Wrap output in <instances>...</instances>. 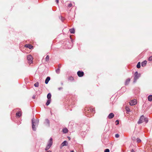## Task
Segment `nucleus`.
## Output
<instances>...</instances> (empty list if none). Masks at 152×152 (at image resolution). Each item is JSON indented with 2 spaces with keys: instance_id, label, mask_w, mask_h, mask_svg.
Returning <instances> with one entry per match:
<instances>
[{
  "instance_id": "1",
  "label": "nucleus",
  "mask_w": 152,
  "mask_h": 152,
  "mask_svg": "<svg viewBox=\"0 0 152 152\" xmlns=\"http://www.w3.org/2000/svg\"><path fill=\"white\" fill-rule=\"evenodd\" d=\"M148 121V119L147 118H145L143 115H142L140 117L139 119L138 122V124H140L144 122H145L146 123H147Z\"/></svg>"
},
{
  "instance_id": "2",
  "label": "nucleus",
  "mask_w": 152,
  "mask_h": 152,
  "mask_svg": "<svg viewBox=\"0 0 152 152\" xmlns=\"http://www.w3.org/2000/svg\"><path fill=\"white\" fill-rule=\"evenodd\" d=\"M53 143V139L52 138H51L48 142V145L46 146L45 149V150L46 151H47L48 149H49L50 147H51V146L52 145Z\"/></svg>"
},
{
  "instance_id": "3",
  "label": "nucleus",
  "mask_w": 152,
  "mask_h": 152,
  "mask_svg": "<svg viewBox=\"0 0 152 152\" xmlns=\"http://www.w3.org/2000/svg\"><path fill=\"white\" fill-rule=\"evenodd\" d=\"M32 128L33 130L35 131L36 130V128L35 126H37L39 124V121H36L34 122L33 119L32 120Z\"/></svg>"
},
{
  "instance_id": "4",
  "label": "nucleus",
  "mask_w": 152,
  "mask_h": 152,
  "mask_svg": "<svg viewBox=\"0 0 152 152\" xmlns=\"http://www.w3.org/2000/svg\"><path fill=\"white\" fill-rule=\"evenodd\" d=\"M27 59L28 61V63L29 64L33 63V58L31 55H29L27 56Z\"/></svg>"
},
{
  "instance_id": "5",
  "label": "nucleus",
  "mask_w": 152,
  "mask_h": 152,
  "mask_svg": "<svg viewBox=\"0 0 152 152\" xmlns=\"http://www.w3.org/2000/svg\"><path fill=\"white\" fill-rule=\"evenodd\" d=\"M140 76V75L138 74V72H135L134 74V82H135Z\"/></svg>"
},
{
  "instance_id": "6",
  "label": "nucleus",
  "mask_w": 152,
  "mask_h": 152,
  "mask_svg": "<svg viewBox=\"0 0 152 152\" xmlns=\"http://www.w3.org/2000/svg\"><path fill=\"white\" fill-rule=\"evenodd\" d=\"M137 103V101L136 99L132 100L129 102L130 105L131 106L135 105Z\"/></svg>"
},
{
  "instance_id": "7",
  "label": "nucleus",
  "mask_w": 152,
  "mask_h": 152,
  "mask_svg": "<svg viewBox=\"0 0 152 152\" xmlns=\"http://www.w3.org/2000/svg\"><path fill=\"white\" fill-rule=\"evenodd\" d=\"M77 75L79 77H82L84 75V73L83 72L81 71H78L77 72Z\"/></svg>"
},
{
  "instance_id": "8",
  "label": "nucleus",
  "mask_w": 152,
  "mask_h": 152,
  "mask_svg": "<svg viewBox=\"0 0 152 152\" xmlns=\"http://www.w3.org/2000/svg\"><path fill=\"white\" fill-rule=\"evenodd\" d=\"M68 144V143L66 141H64L60 145V148H61L63 147L64 146H66Z\"/></svg>"
},
{
  "instance_id": "9",
  "label": "nucleus",
  "mask_w": 152,
  "mask_h": 152,
  "mask_svg": "<svg viewBox=\"0 0 152 152\" xmlns=\"http://www.w3.org/2000/svg\"><path fill=\"white\" fill-rule=\"evenodd\" d=\"M25 47L28 48L29 49H31L33 48V46L30 44H26L25 45Z\"/></svg>"
},
{
  "instance_id": "10",
  "label": "nucleus",
  "mask_w": 152,
  "mask_h": 152,
  "mask_svg": "<svg viewBox=\"0 0 152 152\" xmlns=\"http://www.w3.org/2000/svg\"><path fill=\"white\" fill-rule=\"evenodd\" d=\"M114 114L113 113H110L108 116V118L109 119L112 118L114 117Z\"/></svg>"
},
{
  "instance_id": "11",
  "label": "nucleus",
  "mask_w": 152,
  "mask_h": 152,
  "mask_svg": "<svg viewBox=\"0 0 152 152\" xmlns=\"http://www.w3.org/2000/svg\"><path fill=\"white\" fill-rule=\"evenodd\" d=\"M50 77H48L46 78L45 81V84H47L48 83L49 81L50 80Z\"/></svg>"
},
{
  "instance_id": "12",
  "label": "nucleus",
  "mask_w": 152,
  "mask_h": 152,
  "mask_svg": "<svg viewBox=\"0 0 152 152\" xmlns=\"http://www.w3.org/2000/svg\"><path fill=\"white\" fill-rule=\"evenodd\" d=\"M130 81V79L129 78H128L127 79L125 82V85H128L129 83V82Z\"/></svg>"
},
{
  "instance_id": "13",
  "label": "nucleus",
  "mask_w": 152,
  "mask_h": 152,
  "mask_svg": "<svg viewBox=\"0 0 152 152\" xmlns=\"http://www.w3.org/2000/svg\"><path fill=\"white\" fill-rule=\"evenodd\" d=\"M147 61H144L142 62L141 63L142 66H145L147 64Z\"/></svg>"
},
{
  "instance_id": "14",
  "label": "nucleus",
  "mask_w": 152,
  "mask_h": 152,
  "mask_svg": "<svg viewBox=\"0 0 152 152\" xmlns=\"http://www.w3.org/2000/svg\"><path fill=\"white\" fill-rule=\"evenodd\" d=\"M21 111H19L16 113V115L17 117H20L21 115Z\"/></svg>"
},
{
  "instance_id": "15",
  "label": "nucleus",
  "mask_w": 152,
  "mask_h": 152,
  "mask_svg": "<svg viewBox=\"0 0 152 152\" xmlns=\"http://www.w3.org/2000/svg\"><path fill=\"white\" fill-rule=\"evenodd\" d=\"M148 100L149 101H152V95H150L148 97Z\"/></svg>"
},
{
  "instance_id": "16",
  "label": "nucleus",
  "mask_w": 152,
  "mask_h": 152,
  "mask_svg": "<svg viewBox=\"0 0 152 152\" xmlns=\"http://www.w3.org/2000/svg\"><path fill=\"white\" fill-rule=\"evenodd\" d=\"M51 95L50 93H49L48 94L47 96V98L48 99H51Z\"/></svg>"
},
{
  "instance_id": "17",
  "label": "nucleus",
  "mask_w": 152,
  "mask_h": 152,
  "mask_svg": "<svg viewBox=\"0 0 152 152\" xmlns=\"http://www.w3.org/2000/svg\"><path fill=\"white\" fill-rule=\"evenodd\" d=\"M51 102L50 99H48V100L47 101V102L46 103V105L48 106V105L50 104Z\"/></svg>"
},
{
  "instance_id": "18",
  "label": "nucleus",
  "mask_w": 152,
  "mask_h": 152,
  "mask_svg": "<svg viewBox=\"0 0 152 152\" xmlns=\"http://www.w3.org/2000/svg\"><path fill=\"white\" fill-rule=\"evenodd\" d=\"M70 32L72 34H74L75 32V30L74 29H71L69 30Z\"/></svg>"
},
{
  "instance_id": "19",
  "label": "nucleus",
  "mask_w": 152,
  "mask_h": 152,
  "mask_svg": "<svg viewBox=\"0 0 152 152\" xmlns=\"http://www.w3.org/2000/svg\"><path fill=\"white\" fill-rule=\"evenodd\" d=\"M63 132L64 133H66L68 132V130L67 129L65 128L63 129Z\"/></svg>"
},
{
  "instance_id": "20",
  "label": "nucleus",
  "mask_w": 152,
  "mask_h": 152,
  "mask_svg": "<svg viewBox=\"0 0 152 152\" xmlns=\"http://www.w3.org/2000/svg\"><path fill=\"white\" fill-rule=\"evenodd\" d=\"M49 56L48 55H47L46 56V57L45 58V59L46 61H48L49 60Z\"/></svg>"
},
{
  "instance_id": "21",
  "label": "nucleus",
  "mask_w": 152,
  "mask_h": 152,
  "mask_svg": "<svg viewBox=\"0 0 152 152\" xmlns=\"http://www.w3.org/2000/svg\"><path fill=\"white\" fill-rule=\"evenodd\" d=\"M137 68H140V62H139L137 65Z\"/></svg>"
},
{
  "instance_id": "22",
  "label": "nucleus",
  "mask_w": 152,
  "mask_h": 152,
  "mask_svg": "<svg viewBox=\"0 0 152 152\" xmlns=\"http://www.w3.org/2000/svg\"><path fill=\"white\" fill-rule=\"evenodd\" d=\"M126 110L127 112H129L130 111L129 108L127 106L126 107Z\"/></svg>"
},
{
  "instance_id": "23",
  "label": "nucleus",
  "mask_w": 152,
  "mask_h": 152,
  "mask_svg": "<svg viewBox=\"0 0 152 152\" xmlns=\"http://www.w3.org/2000/svg\"><path fill=\"white\" fill-rule=\"evenodd\" d=\"M68 79L70 81H72L73 80L74 78L72 77H69Z\"/></svg>"
},
{
  "instance_id": "24",
  "label": "nucleus",
  "mask_w": 152,
  "mask_h": 152,
  "mask_svg": "<svg viewBox=\"0 0 152 152\" xmlns=\"http://www.w3.org/2000/svg\"><path fill=\"white\" fill-rule=\"evenodd\" d=\"M39 83L38 82H37L34 84V86L36 87H38L39 86Z\"/></svg>"
},
{
  "instance_id": "25",
  "label": "nucleus",
  "mask_w": 152,
  "mask_h": 152,
  "mask_svg": "<svg viewBox=\"0 0 152 152\" xmlns=\"http://www.w3.org/2000/svg\"><path fill=\"white\" fill-rule=\"evenodd\" d=\"M137 141L138 143H139L141 141V140L139 138H137Z\"/></svg>"
},
{
  "instance_id": "26",
  "label": "nucleus",
  "mask_w": 152,
  "mask_h": 152,
  "mask_svg": "<svg viewBox=\"0 0 152 152\" xmlns=\"http://www.w3.org/2000/svg\"><path fill=\"white\" fill-rule=\"evenodd\" d=\"M148 60L149 61H152V56L150 57L148 59Z\"/></svg>"
},
{
  "instance_id": "27",
  "label": "nucleus",
  "mask_w": 152,
  "mask_h": 152,
  "mask_svg": "<svg viewBox=\"0 0 152 152\" xmlns=\"http://www.w3.org/2000/svg\"><path fill=\"white\" fill-rule=\"evenodd\" d=\"M110 150L108 149H106L105 150L104 152H109Z\"/></svg>"
},
{
  "instance_id": "28",
  "label": "nucleus",
  "mask_w": 152,
  "mask_h": 152,
  "mask_svg": "<svg viewBox=\"0 0 152 152\" xmlns=\"http://www.w3.org/2000/svg\"><path fill=\"white\" fill-rule=\"evenodd\" d=\"M45 121H46V122L47 124H48V125H49L50 122H49V120L48 119H46L45 120Z\"/></svg>"
},
{
  "instance_id": "29",
  "label": "nucleus",
  "mask_w": 152,
  "mask_h": 152,
  "mask_svg": "<svg viewBox=\"0 0 152 152\" xmlns=\"http://www.w3.org/2000/svg\"><path fill=\"white\" fill-rule=\"evenodd\" d=\"M119 135L118 134H116L115 135V137L116 138H118L119 137Z\"/></svg>"
},
{
  "instance_id": "30",
  "label": "nucleus",
  "mask_w": 152,
  "mask_h": 152,
  "mask_svg": "<svg viewBox=\"0 0 152 152\" xmlns=\"http://www.w3.org/2000/svg\"><path fill=\"white\" fill-rule=\"evenodd\" d=\"M72 6V4L71 3H70L68 5V7H71Z\"/></svg>"
},
{
  "instance_id": "31",
  "label": "nucleus",
  "mask_w": 152,
  "mask_h": 152,
  "mask_svg": "<svg viewBox=\"0 0 152 152\" xmlns=\"http://www.w3.org/2000/svg\"><path fill=\"white\" fill-rule=\"evenodd\" d=\"M115 122L117 123L116 124V125H117L119 124V121L118 120H117L115 121Z\"/></svg>"
},
{
  "instance_id": "32",
  "label": "nucleus",
  "mask_w": 152,
  "mask_h": 152,
  "mask_svg": "<svg viewBox=\"0 0 152 152\" xmlns=\"http://www.w3.org/2000/svg\"><path fill=\"white\" fill-rule=\"evenodd\" d=\"M58 0H56V3L58 4V2H59Z\"/></svg>"
},
{
  "instance_id": "33",
  "label": "nucleus",
  "mask_w": 152,
  "mask_h": 152,
  "mask_svg": "<svg viewBox=\"0 0 152 152\" xmlns=\"http://www.w3.org/2000/svg\"><path fill=\"white\" fill-rule=\"evenodd\" d=\"M131 152H135V151L133 149H132Z\"/></svg>"
},
{
  "instance_id": "34",
  "label": "nucleus",
  "mask_w": 152,
  "mask_h": 152,
  "mask_svg": "<svg viewBox=\"0 0 152 152\" xmlns=\"http://www.w3.org/2000/svg\"><path fill=\"white\" fill-rule=\"evenodd\" d=\"M68 138L69 140H70V137H68Z\"/></svg>"
},
{
  "instance_id": "35",
  "label": "nucleus",
  "mask_w": 152,
  "mask_h": 152,
  "mask_svg": "<svg viewBox=\"0 0 152 152\" xmlns=\"http://www.w3.org/2000/svg\"><path fill=\"white\" fill-rule=\"evenodd\" d=\"M62 88H58V89L59 90H60L62 89Z\"/></svg>"
},
{
  "instance_id": "36",
  "label": "nucleus",
  "mask_w": 152,
  "mask_h": 152,
  "mask_svg": "<svg viewBox=\"0 0 152 152\" xmlns=\"http://www.w3.org/2000/svg\"><path fill=\"white\" fill-rule=\"evenodd\" d=\"M46 152H51V151L50 150H49V151H47Z\"/></svg>"
},
{
  "instance_id": "37",
  "label": "nucleus",
  "mask_w": 152,
  "mask_h": 152,
  "mask_svg": "<svg viewBox=\"0 0 152 152\" xmlns=\"http://www.w3.org/2000/svg\"><path fill=\"white\" fill-rule=\"evenodd\" d=\"M59 69H58L57 70H56V72H59Z\"/></svg>"
},
{
  "instance_id": "38",
  "label": "nucleus",
  "mask_w": 152,
  "mask_h": 152,
  "mask_svg": "<svg viewBox=\"0 0 152 152\" xmlns=\"http://www.w3.org/2000/svg\"><path fill=\"white\" fill-rule=\"evenodd\" d=\"M71 152H74V151L73 150H72L70 151Z\"/></svg>"
},
{
  "instance_id": "39",
  "label": "nucleus",
  "mask_w": 152,
  "mask_h": 152,
  "mask_svg": "<svg viewBox=\"0 0 152 152\" xmlns=\"http://www.w3.org/2000/svg\"><path fill=\"white\" fill-rule=\"evenodd\" d=\"M35 96H33V99H34V98H35Z\"/></svg>"
}]
</instances>
